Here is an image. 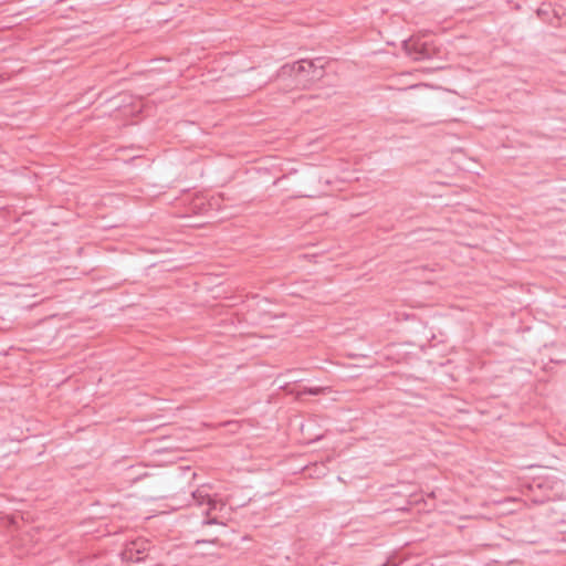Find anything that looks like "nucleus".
<instances>
[{"instance_id": "f257e3e1", "label": "nucleus", "mask_w": 566, "mask_h": 566, "mask_svg": "<svg viewBox=\"0 0 566 566\" xmlns=\"http://www.w3.org/2000/svg\"><path fill=\"white\" fill-rule=\"evenodd\" d=\"M323 67L316 65L314 61L306 59L284 64L277 72V78H291L298 88L310 87L314 82L323 77Z\"/></svg>"}, {"instance_id": "f03ea898", "label": "nucleus", "mask_w": 566, "mask_h": 566, "mask_svg": "<svg viewBox=\"0 0 566 566\" xmlns=\"http://www.w3.org/2000/svg\"><path fill=\"white\" fill-rule=\"evenodd\" d=\"M4 520H6V523H8V524H14V518L12 516H7Z\"/></svg>"}]
</instances>
